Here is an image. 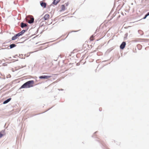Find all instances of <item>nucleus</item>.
<instances>
[{
    "instance_id": "nucleus-1",
    "label": "nucleus",
    "mask_w": 149,
    "mask_h": 149,
    "mask_svg": "<svg viewBox=\"0 0 149 149\" xmlns=\"http://www.w3.org/2000/svg\"><path fill=\"white\" fill-rule=\"evenodd\" d=\"M34 81L33 80L29 81L22 85L19 89L22 88H29L33 86Z\"/></svg>"
},
{
    "instance_id": "nucleus-2",
    "label": "nucleus",
    "mask_w": 149,
    "mask_h": 149,
    "mask_svg": "<svg viewBox=\"0 0 149 149\" xmlns=\"http://www.w3.org/2000/svg\"><path fill=\"white\" fill-rule=\"evenodd\" d=\"M40 5L43 8H47V3L43 1H40Z\"/></svg>"
},
{
    "instance_id": "nucleus-3",
    "label": "nucleus",
    "mask_w": 149,
    "mask_h": 149,
    "mask_svg": "<svg viewBox=\"0 0 149 149\" xmlns=\"http://www.w3.org/2000/svg\"><path fill=\"white\" fill-rule=\"evenodd\" d=\"M52 76L49 75H41L39 76V78L40 79H47L50 78Z\"/></svg>"
},
{
    "instance_id": "nucleus-4",
    "label": "nucleus",
    "mask_w": 149,
    "mask_h": 149,
    "mask_svg": "<svg viewBox=\"0 0 149 149\" xmlns=\"http://www.w3.org/2000/svg\"><path fill=\"white\" fill-rule=\"evenodd\" d=\"M126 45V42L125 41L123 42L120 44V49L123 50L125 48Z\"/></svg>"
},
{
    "instance_id": "nucleus-5",
    "label": "nucleus",
    "mask_w": 149,
    "mask_h": 149,
    "mask_svg": "<svg viewBox=\"0 0 149 149\" xmlns=\"http://www.w3.org/2000/svg\"><path fill=\"white\" fill-rule=\"evenodd\" d=\"M19 37V36L17 33L14 36L12 37L11 38V40H14L17 38Z\"/></svg>"
},
{
    "instance_id": "nucleus-6",
    "label": "nucleus",
    "mask_w": 149,
    "mask_h": 149,
    "mask_svg": "<svg viewBox=\"0 0 149 149\" xmlns=\"http://www.w3.org/2000/svg\"><path fill=\"white\" fill-rule=\"evenodd\" d=\"M49 17V15L48 14H45L43 17V19L44 20H47Z\"/></svg>"
},
{
    "instance_id": "nucleus-7",
    "label": "nucleus",
    "mask_w": 149,
    "mask_h": 149,
    "mask_svg": "<svg viewBox=\"0 0 149 149\" xmlns=\"http://www.w3.org/2000/svg\"><path fill=\"white\" fill-rule=\"evenodd\" d=\"M11 99L12 98L10 97L5 100L3 102V104H5L8 103L9 102H10L11 100Z\"/></svg>"
},
{
    "instance_id": "nucleus-8",
    "label": "nucleus",
    "mask_w": 149,
    "mask_h": 149,
    "mask_svg": "<svg viewBox=\"0 0 149 149\" xmlns=\"http://www.w3.org/2000/svg\"><path fill=\"white\" fill-rule=\"evenodd\" d=\"M17 46V45H15V44L13 43L12 44H11L9 46V47H10L9 48H8V49H11L13 48H14L15 47H16Z\"/></svg>"
},
{
    "instance_id": "nucleus-9",
    "label": "nucleus",
    "mask_w": 149,
    "mask_h": 149,
    "mask_svg": "<svg viewBox=\"0 0 149 149\" xmlns=\"http://www.w3.org/2000/svg\"><path fill=\"white\" fill-rule=\"evenodd\" d=\"M59 2L58 1H57V0H53V1L52 4V5H54L55 6H56L57 5V4Z\"/></svg>"
},
{
    "instance_id": "nucleus-10",
    "label": "nucleus",
    "mask_w": 149,
    "mask_h": 149,
    "mask_svg": "<svg viewBox=\"0 0 149 149\" xmlns=\"http://www.w3.org/2000/svg\"><path fill=\"white\" fill-rule=\"evenodd\" d=\"M61 6V9L59 10V11L60 12L63 11H64L65 10V5H62Z\"/></svg>"
},
{
    "instance_id": "nucleus-11",
    "label": "nucleus",
    "mask_w": 149,
    "mask_h": 149,
    "mask_svg": "<svg viewBox=\"0 0 149 149\" xmlns=\"http://www.w3.org/2000/svg\"><path fill=\"white\" fill-rule=\"evenodd\" d=\"M26 26L27 24L26 23H24L23 22L21 23V27L22 28H23L24 27H26Z\"/></svg>"
},
{
    "instance_id": "nucleus-12",
    "label": "nucleus",
    "mask_w": 149,
    "mask_h": 149,
    "mask_svg": "<svg viewBox=\"0 0 149 149\" xmlns=\"http://www.w3.org/2000/svg\"><path fill=\"white\" fill-rule=\"evenodd\" d=\"M34 21V18L33 17L31 18V20H29L28 21V23L29 24H32L33 23Z\"/></svg>"
},
{
    "instance_id": "nucleus-13",
    "label": "nucleus",
    "mask_w": 149,
    "mask_h": 149,
    "mask_svg": "<svg viewBox=\"0 0 149 149\" xmlns=\"http://www.w3.org/2000/svg\"><path fill=\"white\" fill-rule=\"evenodd\" d=\"M149 15H148V14L147 13L141 19V20L146 19L147 18V17Z\"/></svg>"
},
{
    "instance_id": "nucleus-14",
    "label": "nucleus",
    "mask_w": 149,
    "mask_h": 149,
    "mask_svg": "<svg viewBox=\"0 0 149 149\" xmlns=\"http://www.w3.org/2000/svg\"><path fill=\"white\" fill-rule=\"evenodd\" d=\"M137 47H138L139 49L140 50L142 47V46L140 44H138L137 45Z\"/></svg>"
},
{
    "instance_id": "nucleus-15",
    "label": "nucleus",
    "mask_w": 149,
    "mask_h": 149,
    "mask_svg": "<svg viewBox=\"0 0 149 149\" xmlns=\"http://www.w3.org/2000/svg\"><path fill=\"white\" fill-rule=\"evenodd\" d=\"M128 36V33H125V37L124 38V40H125L127 38V36Z\"/></svg>"
},
{
    "instance_id": "nucleus-16",
    "label": "nucleus",
    "mask_w": 149,
    "mask_h": 149,
    "mask_svg": "<svg viewBox=\"0 0 149 149\" xmlns=\"http://www.w3.org/2000/svg\"><path fill=\"white\" fill-rule=\"evenodd\" d=\"M5 129H4L3 130H1V131L0 132V133H1V134H4V135L5 134Z\"/></svg>"
},
{
    "instance_id": "nucleus-17",
    "label": "nucleus",
    "mask_w": 149,
    "mask_h": 149,
    "mask_svg": "<svg viewBox=\"0 0 149 149\" xmlns=\"http://www.w3.org/2000/svg\"><path fill=\"white\" fill-rule=\"evenodd\" d=\"M17 34L18 35L19 37L20 36H22L23 35V33H22L21 31L18 33Z\"/></svg>"
},
{
    "instance_id": "nucleus-18",
    "label": "nucleus",
    "mask_w": 149,
    "mask_h": 149,
    "mask_svg": "<svg viewBox=\"0 0 149 149\" xmlns=\"http://www.w3.org/2000/svg\"><path fill=\"white\" fill-rule=\"evenodd\" d=\"M52 6V4H51L50 5H48L47 6V8L48 9H49V10H50V8L51 6Z\"/></svg>"
},
{
    "instance_id": "nucleus-19",
    "label": "nucleus",
    "mask_w": 149,
    "mask_h": 149,
    "mask_svg": "<svg viewBox=\"0 0 149 149\" xmlns=\"http://www.w3.org/2000/svg\"><path fill=\"white\" fill-rule=\"evenodd\" d=\"M26 31V30L25 29H23L21 31V32L23 33V34Z\"/></svg>"
},
{
    "instance_id": "nucleus-20",
    "label": "nucleus",
    "mask_w": 149,
    "mask_h": 149,
    "mask_svg": "<svg viewBox=\"0 0 149 149\" xmlns=\"http://www.w3.org/2000/svg\"><path fill=\"white\" fill-rule=\"evenodd\" d=\"M69 4V2H68L66 3H65L64 5L65 6V5L66 6H68Z\"/></svg>"
},
{
    "instance_id": "nucleus-21",
    "label": "nucleus",
    "mask_w": 149,
    "mask_h": 149,
    "mask_svg": "<svg viewBox=\"0 0 149 149\" xmlns=\"http://www.w3.org/2000/svg\"><path fill=\"white\" fill-rule=\"evenodd\" d=\"M26 65H24V66H22H22H21H21H18V67L19 68H24V67H26Z\"/></svg>"
},
{
    "instance_id": "nucleus-22",
    "label": "nucleus",
    "mask_w": 149,
    "mask_h": 149,
    "mask_svg": "<svg viewBox=\"0 0 149 149\" xmlns=\"http://www.w3.org/2000/svg\"><path fill=\"white\" fill-rule=\"evenodd\" d=\"M4 135V134L0 133V138L2 137Z\"/></svg>"
},
{
    "instance_id": "nucleus-23",
    "label": "nucleus",
    "mask_w": 149,
    "mask_h": 149,
    "mask_svg": "<svg viewBox=\"0 0 149 149\" xmlns=\"http://www.w3.org/2000/svg\"><path fill=\"white\" fill-rule=\"evenodd\" d=\"M54 107V106H53L52 107L50 108H49L48 109H47V110H46V111H45L44 112H43V113H45V112H47V111H48V110H49L50 109H52V107Z\"/></svg>"
},
{
    "instance_id": "nucleus-24",
    "label": "nucleus",
    "mask_w": 149,
    "mask_h": 149,
    "mask_svg": "<svg viewBox=\"0 0 149 149\" xmlns=\"http://www.w3.org/2000/svg\"><path fill=\"white\" fill-rule=\"evenodd\" d=\"M54 107V106H53L52 107L50 108H49L48 109H47V110H46V111H45L44 112H43V113H45V112H47V111H48V110H49L50 109H52V107Z\"/></svg>"
},
{
    "instance_id": "nucleus-25",
    "label": "nucleus",
    "mask_w": 149,
    "mask_h": 149,
    "mask_svg": "<svg viewBox=\"0 0 149 149\" xmlns=\"http://www.w3.org/2000/svg\"><path fill=\"white\" fill-rule=\"evenodd\" d=\"M16 56H18V57H19V56H18V55H17V54H16V55H15V56H13V58H16Z\"/></svg>"
},
{
    "instance_id": "nucleus-26",
    "label": "nucleus",
    "mask_w": 149,
    "mask_h": 149,
    "mask_svg": "<svg viewBox=\"0 0 149 149\" xmlns=\"http://www.w3.org/2000/svg\"><path fill=\"white\" fill-rule=\"evenodd\" d=\"M44 25V24H40L39 27H42V26H43Z\"/></svg>"
},
{
    "instance_id": "nucleus-27",
    "label": "nucleus",
    "mask_w": 149,
    "mask_h": 149,
    "mask_svg": "<svg viewBox=\"0 0 149 149\" xmlns=\"http://www.w3.org/2000/svg\"><path fill=\"white\" fill-rule=\"evenodd\" d=\"M58 90L59 91H63L64 90V89H62V88L61 89L59 88V89H58Z\"/></svg>"
},
{
    "instance_id": "nucleus-28",
    "label": "nucleus",
    "mask_w": 149,
    "mask_h": 149,
    "mask_svg": "<svg viewBox=\"0 0 149 149\" xmlns=\"http://www.w3.org/2000/svg\"><path fill=\"white\" fill-rule=\"evenodd\" d=\"M38 29L36 31V32L35 33V34H36L37 33H38Z\"/></svg>"
},
{
    "instance_id": "nucleus-29",
    "label": "nucleus",
    "mask_w": 149,
    "mask_h": 149,
    "mask_svg": "<svg viewBox=\"0 0 149 149\" xmlns=\"http://www.w3.org/2000/svg\"><path fill=\"white\" fill-rule=\"evenodd\" d=\"M13 60L14 61H13V62H14L15 61H18V59H16V60H15V59H13Z\"/></svg>"
},
{
    "instance_id": "nucleus-30",
    "label": "nucleus",
    "mask_w": 149,
    "mask_h": 149,
    "mask_svg": "<svg viewBox=\"0 0 149 149\" xmlns=\"http://www.w3.org/2000/svg\"><path fill=\"white\" fill-rule=\"evenodd\" d=\"M102 108H100L99 109V110L100 111H102Z\"/></svg>"
},
{
    "instance_id": "nucleus-31",
    "label": "nucleus",
    "mask_w": 149,
    "mask_h": 149,
    "mask_svg": "<svg viewBox=\"0 0 149 149\" xmlns=\"http://www.w3.org/2000/svg\"><path fill=\"white\" fill-rule=\"evenodd\" d=\"M78 31H71L70 32V33H71V32H77Z\"/></svg>"
},
{
    "instance_id": "nucleus-32",
    "label": "nucleus",
    "mask_w": 149,
    "mask_h": 149,
    "mask_svg": "<svg viewBox=\"0 0 149 149\" xmlns=\"http://www.w3.org/2000/svg\"><path fill=\"white\" fill-rule=\"evenodd\" d=\"M24 42V41H23V42H18L17 43V44H19V43H23Z\"/></svg>"
},
{
    "instance_id": "nucleus-33",
    "label": "nucleus",
    "mask_w": 149,
    "mask_h": 149,
    "mask_svg": "<svg viewBox=\"0 0 149 149\" xmlns=\"http://www.w3.org/2000/svg\"><path fill=\"white\" fill-rule=\"evenodd\" d=\"M131 27L130 26H128V27H125V29H127L128 27Z\"/></svg>"
},
{
    "instance_id": "nucleus-34",
    "label": "nucleus",
    "mask_w": 149,
    "mask_h": 149,
    "mask_svg": "<svg viewBox=\"0 0 149 149\" xmlns=\"http://www.w3.org/2000/svg\"><path fill=\"white\" fill-rule=\"evenodd\" d=\"M29 28V27H27V28L26 29H25L26 30V31H27L28 29Z\"/></svg>"
},
{
    "instance_id": "nucleus-35",
    "label": "nucleus",
    "mask_w": 149,
    "mask_h": 149,
    "mask_svg": "<svg viewBox=\"0 0 149 149\" xmlns=\"http://www.w3.org/2000/svg\"><path fill=\"white\" fill-rule=\"evenodd\" d=\"M138 32H139V33H140L139 32H142V31H141V30H138Z\"/></svg>"
},
{
    "instance_id": "nucleus-36",
    "label": "nucleus",
    "mask_w": 149,
    "mask_h": 149,
    "mask_svg": "<svg viewBox=\"0 0 149 149\" xmlns=\"http://www.w3.org/2000/svg\"><path fill=\"white\" fill-rule=\"evenodd\" d=\"M21 55L22 56L23 55V54H19V56L20 57L21 56Z\"/></svg>"
},
{
    "instance_id": "nucleus-37",
    "label": "nucleus",
    "mask_w": 149,
    "mask_h": 149,
    "mask_svg": "<svg viewBox=\"0 0 149 149\" xmlns=\"http://www.w3.org/2000/svg\"><path fill=\"white\" fill-rule=\"evenodd\" d=\"M97 132H98V131H96V132H95V133H94V134H96L97 133Z\"/></svg>"
},
{
    "instance_id": "nucleus-38",
    "label": "nucleus",
    "mask_w": 149,
    "mask_h": 149,
    "mask_svg": "<svg viewBox=\"0 0 149 149\" xmlns=\"http://www.w3.org/2000/svg\"><path fill=\"white\" fill-rule=\"evenodd\" d=\"M84 56H85V55H83L82 57V58H83L82 59H83L84 58Z\"/></svg>"
},
{
    "instance_id": "nucleus-39",
    "label": "nucleus",
    "mask_w": 149,
    "mask_h": 149,
    "mask_svg": "<svg viewBox=\"0 0 149 149\" xmlns=\"http://www.w3.org/2000/svg\"><path fill=\"white\" fill-rule=\"evenodd\" d=\"M38 36H36L34 37L33 38V39L35 38L36 37H37Z\"/></svg>"
},
{
    "instance_id": "nucleus-40",
    "label": "nucleus",
    "mask_w": 149,
    "mask_h": 149,
    "mask_svg": "<svg viewBox=\"0 0 149 149\" xmlns=\"http://www.w3.org/2000/svg\"><path fill=\"white\" fill-rule=\"evenodd\" d=\"M26 38L25 37H22L21 38L22 39V38Z\"/></svg>"
},
{
    "instance_id": "nucleus-41",
    "label": "nucleus",
    "mask_w": 149,
    "mask_h": 149,
    "mask_svg": "<svg viewBox=\"0 0 149 149\" xmlns=\"http://www.w3.org/2000/svg\"><path fill=\"white\" fill-rule=\"evenodd\" d=\"M11 41V40H10V41H8L7 42H6V43H8V42H10V41Z\"/></svg>"
},
{
    "instance_id": "nucleus-42",
    "label": "nucleus",
    "mask_w": 149,
    "mask_h": 149,
    "mask_svg": "<svg viewBox=\"0 0 149 149\" xmlns=\"http://www.w3.org/2000/svg\"><path fill=\"white\" fill-rule=\"evenodd\" d=\"M109 149L107 147H106V149Z\"/></svg>"
},
{
    "instance_id": "nucleus-43",
    "label": "nucleus",
    "mask_w": 149,
    "mask_h": 149,
    "mask_svg": "<svg viewBox=\"0 0 149 149\" xmlns=\"http://www.w3.org/2000/svg\"><path fill=\"white\" fill-rule=\"evenodd\" d=\"M96 141H98L99 142H100V141H99V140H96Z\"/></svg>"
},
{
    "instance_id": "nucleus-44",
    "label": "nucleus",
    "mask_w": 149,
    "mask_h": 149,
    "mask_svg": "<svg viewBox=\"0 0 149 149\" xmlns=\"http://www.w3.org/2000/svg\"><path fill=\"white\" fill-rule=\"evenodd\" d=\"M57 0V1H58L59 2L61 0Z\"/></svg>"
},
{
    "instance_id": "nucleus-45",
    "label": "nucleus",
    "mask_w": 149,
    "mask_h": 149,
    "mask_svg": "<svg viewBox=\"0 0 149 149\" xmlns=\"http://www.w3.org/2000/svg\"><path fill=\"white\" fill-rule=\"evenodd\" d=\"M69 33H68V36H67V37H66L65 38H66L68 36V35H69Z\"/></svg>"
},
{
    "instance_id": "nucleus-46",
    "label": "nucleus",
    "mask_w": 149,
    "mask_h": 149,
    "mask_svg": "<svg viewBox=\"0 0 149 149\" xmlns=\"http://www.w3.org/2000/svg\"><path fill=\"white\" fill-rule=\"evenodd\" d=\"M92 137H94V135H92Z\"/></svg>"
},
{
    "instance_id": "nucleus-47",
    "label": "nucleus",
    "mask_w": 149,
    "mask_h": 149,
    "mask_svg": "<svg viewBox=\"0 0 149 149\" xmlns=\"http://www.w3.org/2000/svg\"><path fill=\"white\" fill-rule=\"evenodd\" d=\"M147 13H148V15L149 16V12H148Z\"/></svg>"
},
{
    "instance_id": "nucleus-48",
    "label": "nucleus",
    "mask_w": 149,
    "mask_h": 149,
    "mask_svg": "<svg viewBox=\"0 0 149 149\" xmlns=\"http://www.w3.org/2000/svg\"><path fill=\"white\" fill-rule=\"evenodd\" d=\"M9 58H11V57H10Z\"/></svg>"
},
{
    "instance_id": "nucleus-49",
    "label": "nucleus",
    "mask_w": 149,
    "mask_h": 149,
    "mask_svg": "<svg viewBox=\"0 0 149 149\" xmlns=\"http://www.w3.org/2000/svg\"><path fill=\"white\" fill-rule=\"evenodd\" d=\"M38 43V42H37L36 43V44H37Z\"/></svg>"
},
{
    "instance_id": "nucleus-50",
    "label": "nucleus",
    "mask_w": 149,
    "mask_h": 149,
    "mask_svg": "<svg viewBox=\"0 0 149 149\" xmlns=\"http://www.w3.org/2000/svg\"><path fill=\"white\" fill-rule=\"evenodd\" d=\"M120 58V56H119V57H118V59H119V58Z\"/></svg>"
},
{
    "instance_id": "nucleus-51",
    "label": "nucleus",
    "mask_w": 149,
    "mask_h": 149,
    "mask_svg": "<svg viewBox=\"0 0 149 149\" xmlns=\"http://www.w3.org/2000/svg\"><path fill=\"white\" fill-rule=\"evenodd\" d=\"M35 22H37V20H36V21H35Z\"/></svg>"
},
{
    "instance_id": "nucleus-52",
    "label": "nucleus",
    "mask_w": 149,
    "mask_h": 149,
    "mask_svg": "<svg viewBox=\"0 0 149 149\" xmlns=\"http://www.w3.org/2000/svg\"><path fill=\"white\" fill-rule=\"evenodd\" d=\"M20 58H22V57H19Z\"/></svg>"
},
{
    "instance_id": "nucleus-53",
    "label": "nucleus",
    "mask_w": 149,
    "mask_h": 149,
    "mask_svg": "<svg viewBox=\"0 0 149 149\" xmlns=\"http://www.w3.org/2000/svg\"><path fill=\"white\" fill-rule=\"evenodd\" d=\"M103 61V62H105V61Z\"/></svg>"
},
{
    "instance_id": "nucleus-54",
    "label": "nucleus",
    "mask_w": 149,
    "mask_h": 149,
    "mask_svg": "<svg viewBox=\"0 0 149 149\" xmlns=\"http://www.w3.org/2000/svg\"><path fill=\"white\" fill-rule=\"evenodd\" d=\"M91 40V41H93V40Z\"/></svg>"
},
{
    "instance_id": "nucleus-55",
    "label": "nucleus",
    "mask_w": 149,
    "mask_h": 149,
    "mask_svg": "<svg viewBox=\"0 0 149 149\" xmlns=\"http://www.w3.org/2000/svg\"><path fill=\"white\" fill-rule=\"evenodd\" d=\"M38 114H36V115H38Z\"/></svg>"
},
{
    "instance_id": "nucleus-56",
    "label": "nucleus",
    "mask_w": 149,
    "mask_h": 149,
    "mask_svg": "<svg viewBox=\"0 0 149 149\" xmlns=\"http://www.w3.org/2000/svg\"><path fill=\"white\" fill-rule=\"evenodd\" d=\"M54 61H56V60H54Z\"/></svg>"
},
{
    "instance_id": "nucleus-57",
    "label": "nucleus",
    "mask_w": 149,
    "mask_h": 149,
    "mask_svg": "<svg viewBox=\"0 0 149 149\" xmlns=\"http://www.w3.org/2000/svg\"><path fill=\"white\" fill-rule=\"evenodd\" d=\"M143 0H142V1Z\"/></svg>"
},
{
    "instance_id": "nucleus-58",
    "label": "nucleus",
    "mask_w": 149,
    "mask_h": 149,
    "mask_svg": "<svg viewBox=\"0 0 149 149\" xmlns=\"http://www.w3.org/2000/svg\"><path fill=\"white\" fill-rule=\"evenodd\" d=\"M130 31H129V32H130Z\"/></svg>"
}]
</instances>
